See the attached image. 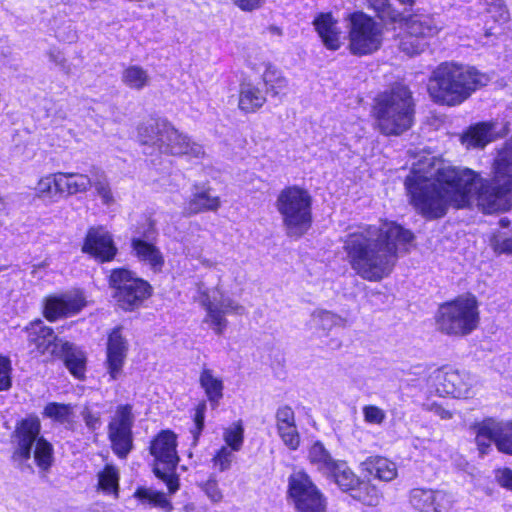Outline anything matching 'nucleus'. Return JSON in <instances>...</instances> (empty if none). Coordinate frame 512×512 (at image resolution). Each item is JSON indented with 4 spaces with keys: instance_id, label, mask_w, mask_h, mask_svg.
<instances>
[{
    "instance_id": "nucleus-1",
    "label": "nucleus",
    "mask_w": 512,
    "mask_h": 512,
    "mask_svg": "<svg viewBox=\"0 0 512 512\" xmlns=\"http://www.w3.org/2000/svg\"><path fill=\"white\" fill-rule=\"evenodd\" d=\"M404 184L410 203L428 219L441 218L450 206L464 208L472 201L485 213L508 211L512 208V137L498 152L490 182L468 168L424 161L412 168Z\"/></svg>"
},
{
    "instance_id": "nucleus-2",
    "label": "nucleus",
    "mask_w": 512,
    "mask_h": 512,
    "mask_svg": "<svg viewBox=\"0 0 512 512\" xmlns=\"http://www.w3.org/2000/svg\"><path fill=\"white\" fill-rule=\"evenodd\" d=\"M413 233L394 221L361 225L350 231L343 241L351 268L362 279L380 281L390 275L400 252H407Z\"/></svg>"
},
{
    "instance_id": "nucleus-3",
    "label": "nucleus",
    "mask_w": 512,
    "mask_h": 512,
    "mask_svg": "<svg viewBox=\"0 0 512 512\" xmlns=\"http://www.w3.org/2000/svg\"><path fill=\"white\" fill-rule=\"evenodd\" d=\"M487 82L488 77L473 67L445 62L433 71L428 91L436 102L454 106L468 99Z\"/></svg>"
},
{
    "instance_id": "nucleus-4",
    "label": "nucleus",
    "mask_w": 512,
    "mask_h": 512,
    "mask_svg": "<svg viewBox=\"0 0 512 512\" xmlns=\"http://www.w3.org/2000/svg\"><path fill=\"white\" fill-rule=\"evenodd\" d=\"M378 130L386 136H398L414 123V102L411 91L396 85L377 96L373 107Z\"/></svg>"
},
{
    "instance_id": "nucleus-5",
    "label": "nucleus",
    "mask_w": 512,
    "mask_h": 512,
    "mask_svg": "<svg viewBox=\"0 0 512 512\" xmlns=\"http://www.w3.org/2000/svg\"><path fill=\"white\" fill-rule=\"evenodd\" d=\"M311 205V195L299 186H289L279 192L275 207L288 237L299 239L308 232L312 224Z\"/></svg>"
},
{
    "instance_id": "nucleus-6",
    "label": "nucleus",
    "mask_w": 512,
    "mask_h": 512,
    "mask_svg": "<svg viewBox=\"0 0 512 512\" xmlns=\"http://www.w3.org/2000/svg\"><path fill=\"white\" fill-rule=\"evenodd\" d=\"M479 320L478 301L474 295L467 293L440 305L436 325L446 335L466 336L477 328Z\"/></svg>"
},
{
    "instance_id": "nucleus-7",
    "label": "nucleus",
    "mask_w": 512,
    "mask_h": 512,
    "mask_svg": "<svg viewBox=\"0 0 512 512\" xmlns=\"http://www.w3.org/2000/svg\"><path fill=\"white\" fill-rule=\"evenodd\" d=\"M41 422L36 416L21 420L14 431L15 450L13 458L17 461H27L33 455L37 466L48 470L53 463V446L43 436H40Z\"/></svg>"
},
{
    "instance_id": "nucleus-8",
    "label": "nucleus",
    "mask_w": 512,
    "mask_h": 512,
    "mask_svg": "<svg viewBox=\"0 0 512 512\" xmlns=\"http://www.w3.org/2000/svg\"><path fill=\"white\" fill-rule=\"evenodd\" d=\"M348 20V48L353 55H369L380 49L383 42V28L363 12H354Z\"/></svg>"
},
{
    "instance_id": "nucleus-9",
    "label": "nucleus",
    "mask_w": 512,
    "mask_h": 512,
    "mask_svg": "<svg viewBox=\"0 0 512 512\" xmlns=\"http://www.w3.org/2000/svg\"><path fill=\"white\" fill-rule=\"evenodd\" d=\"M176 435L171 431H161L151 442L150 453L154 457L153 472L163 480L170 493L179 488V479L175 474L179 462Z\"/></svg>"
},
{
    "instance_id": "nucleus-10",
    "label": "nucleus",
    "mask_w": 512,
    "mask_h": 512,
    "mask_svg": "<svg viewBox=\"0 0 512 512\" xmlns=\"http://www.w3.org/2000/svg\"><path fill=\"white\" fill-rule=\"evenodd\" d=\"M109 283L115 289L113 297L124 310L138 308L150 296L151 286L125 268L114 269Z\"/></svg>"
},
{
    "instance_id": "nucleus-11",
    "label": "nucleus",
    "mask_w": 512,
    "mask_h": 512,
    "mask_svg": "<svg viewBox=\"0 0 512 512\" xmlns=\"http://www.w3.org/2000/svg\"><path fill=\"white\" fill-rule=\"evenodd\" d=\"M288 495L296 512H326L325 496L303 471L289 476Z\"/></svg>"
},
{
    "instance_id": "nucleus-12",
    "label": "nucleus",
    "mask_w": 512,
    "mask_h": 512,
    "mask_svg": "<svg viewBox=\"0 0 512 512\" xmlns=\"http://www.w3.org/2000/svg\"><path fill=\"white\" fill-rule=\"evenodd\" d=\"M200 305L206 314L203 323H206L217 335H222L227 328L226 315L245 314V307L228 296H224L219 290L202 293Z\"/></svg>"
},
{
    "instance_id": "nucleus-13",
    "label": "nucleus",
    "mask_w": 512,
    "mask_h": 512,
    "mask_svg": "<svg viewBox=\"0 0 512 512\" xmlns=\"http://www.w3.org/2000/svg\"><path fill=\"white\" fill-rule=\"evenodd\" d=\"M475 442L481 455H485L495 443L497 449L512 455V422H498L486 419L472 427Z\"/></svg>"
},
{
    "instance_id": "nucleus-14",
    "label": "nucleus",
    "mask_w": 512,
    "mask_h": 512,
    "mask_svg": "<svg viewBox=\"0 0 512 512\" xmlns=\"http://www.w3.org/2000/svg\"><path fill=\"white\" fill-rule=\"evenodd\" d=\"M134 417L131 405L117 407L114 417L108 426V436L113 452L119 458H126L133 447L131 428Z\"/></svg>"
},
{
    "instance_id": "nucleus-15",
    "label": "nucleus",
    "mask_w": 512,
    "mask_h": 512,
    "mask_svg": "<svg viewBox=\"0 0 512 512\" xmlns=\"http://www.w3.org/2000/svg\"><path fill=\"white\" fill-rule=\"evenodd\" d=\"M409 503L418 512H450L455 499L444 490L417 487L409 491Z\"/></svg>"
},
{
    "instance_id": "nucleus-16",
    "label": "nucleus",
    "mask_w": 512,
    "mask_h": 512,
    "mask_svg": "<svg viewBox=\"0 0 512 512\" xmlns=\"http://www.w3.org/2000/svg\"><path fill=\"white\" fill-rule=\"evenodd\" d=\"M433 379L438 394L454 398L468 397L474 384V379L468 373L453 369L438 370Z\"/></svg>"
},
{
    "instance_id": "nucleus-17",
    "label": "nucleus",
    "mask_w": 512,
    "mask_h": 512,
    "mask_svg": "<svg viewBox=\"0 0 512 512\" xmlns=\"http://www.w3.org/2000/svg\"><path fill=\"white\" fill-rule=\"evenodd\" d=\"M164 136L165 141L161 144L160 153L174 156L186 155L191 159H202L206 155L201 144L192 141L170 124L169 127L164 128Z\"/></svg>"
},
{
    "instance_id": "nucleus-18",
    "label": "nucleus",
    "mask_w": 512,
    "mask_h": 512,
    "mask_svg": "<svg viewBox=\"0 0 512 512\" xmlns=\"http://www.w3.org/2000/svg\"><path fill=\"white\" fill-rule=\"evenodd\" d=\"M82 251L102 262H108L115 257L117 248L111 234L105 228L92 227L87 232Z\"/></svg>"
},
{
    "instance_id": "nucleus-19",
    "label": "nucleus",
    "mask_w": 512,
    "mask_h": 512,
    "mask_svg": "<svg viewBox=\"0 0 512 512\" xmlns=\"http://www.w3.org/2000/svg\"><path fill=\"white\" fill-rule=\"evenodd\" d=\"M28 341L30 346L40 354L50 356L58 355L64 340L59 339L51 328L42 325L41 321L31 323L27 328Z\"/></svg>"
},
{
    "instance_id": "nucleus-20",
    "label": "nucleus",
    "mask_w": 512,
    "mask_h": 512,
    "mask_svg": "<svg viewBox=\"0 0 512 512\" xmlns=\"http://www.w3.org/2000/svg\"><path fill=\"white\" fill-rule=\"evenodd\" d=\"M84 303V298L77 293L49 296L45 299L44 315L48 320L53 321L78 313Z\"/></svg>"
},
{
    "instance_id": "nucleus-21",
    "label": "nucleus",
    "mask_w": 512,
    "mask_h": 512,
    "mask_svg": "<svg viewBox=\"0 0 512 512\" xmlns=\"http://www.w3.org/2000/svg\"><path fill=\"white\" fill-rule=\"evenodd\" d=\"M275 419L278 435L284 445L290 450H297L300 446V434L296 426L293 409L288 405L278 407Z\"/></svg>"
},
{
    "instance_id": "nucleus-22",
    "label": "nucleus",
    "mask_w": 512,
    "mask_h": 512,
    "mask_svg": "<svg viewBox=\"0 0 512 512\" xmlns=\"http://www.w3.org/2000/svg\"><path fill=\"white\" fill-rule=\"evenodd\" d=\"M221 206V200L212 193V189L206 185L195 184L192 188L190 199L184 206L186 215H195L203 212H215Z\"/></svg>"
},
{
    "instance_id": "nucleus-23",
    "label": "nucleus",
    "mask_w": 512,
    "mask_h": 512,
    "mask_svg": "<svg viewBox=\"0 0 512 512\" xmlns=\"http://www.w3.org/2000/svg\"><path fill=\"white\" fill-rule=\"evenodd\" d=\"M128 343L122 336L120 328L114 329L108 337L107 364L112 379H117L121 373L127 356Z\"/></svg>"
},
{
    "instance_id": "nucleus-24",
    "label": "nucleus",
    "mask_w": 512,
    "mask_h": 512,
    "mask_svg": "<svg viewBox=\"0 0 512 512\" xmlns=\"http://www.w3.org/2000/svg\"><path fill=\"white\" fill-rule=\"evenodd\" d=\"M313 25L326 48L338 50L342 44V31L331 13H320Z\"/></svg>"
},
{
    "instance_id": "nucleus-25",
    "label": "nucleus",
    "mask_w": 512,
    "mask_h": 512,
    "mask_svg": "<svg viewBox=\"0 0 512 512\" xmlns=\"http://www.w3.org/2000/svg\"><path fill=\"white\" fill-rule=\"evenodd\" d=\"M405 29H410L412 35L422 38L424 41L436 36L443 29V22L432 15H413L402 20Z\"/></svg>"
},
{
    "instance_id": "nucleus-26",
    "label": "nucleus",
    "mask_w": 512,
    "mask_h": 512,
    "mask_svg": "<svg viewBox=\"0 0 512 512\" xmlns=\"http://www.w3.org/2000/svg\"><path fill=\"white\" fill-rule=\"evenodd\" d=\"M169 127L166 122H151L138 127V139L141 145L145 146L144 153H160L161 144L165 141L164 128Z\"/></svg>"
},
{
    "instance_id": "nucleus-27",
    "label": "nucleus",
    "mask_w": 512,
    "mask_h": 512,
    "mask_svg": "<svg viewBox=\"0 0 512 512\" xmlns=\"http://www.w3.org/2000/svg\"><path fill=\"white\" fill-rule=\"evenodd\" d=\"M495 125L481 122L471 126L462 136L461 143L467 148H484L494 140Z\"/></svg>"
},
{
    "instance_id": "nucleus-28",
    "label": "nucleus",
    "mask_w": 512,
    "mask_h": 512,
    "mask_svg": "<svg viewBox=\"0 0 512 512\" xmlns=\"http://www.w3.org/2000/svg\"><path fill=\"white\" fill-rule=\"evenodd\" d=\"M132 252L140 262L149 265L157 271L164 265V257L158 247L140 238H133L131 242Z\"/></svg>"
},
{
    "instance_id": "nucleus-29",
    "label": "nucleus",
    "mask_w": 512,
    "mask_h": 512,
    "mask_svg": "<svg viewBox=\"0 0 512 512\" xmlns=\"http://www.w3.org/2000/svg\"><path fill=\"white\" fill-rule=\"evenodd\" d=\"M57 356L63 358L65 366L74 377L78 379H82L84 377L86 358L80 349L65 341V343L60 347V351Z\"/></svg>"
},
{
    "instance_id": "nucleus-30",
    "label": "nucleus",
    "mask_w": 512,
    "mask_h": 512,
    "mask_svg": "<svg viewBox=\"0 0 512 512\" xmlns=\"http://www.w3.org/2000/svg\"><path fill=\"white\" fill-rule=\"evenodd\" d=\"M312 326L324 335H328L334 328H346L347 318L325 309H315L311 314Z\"/></svg>"
},
{
    "instance_id": "nucleus-31",
    "label": "nucleus",
    "mask_w": 512,
    "mask_h": 512,
    "mask_svg": "<svg viewBox=\"0 0 512 512\" xmlns=\"http://www.w3.org/2000/svg\"><path fill=\"white\" fill-rule=\"evenodd\" d=\"M362 465L370 475L381 481L390 482L398 475L396 464L385 457H369Z\"/></svg>"
},
{
    "instance_id": "nucleus-32",
    "label": "nucleus",
    "mask_w": 512,
    "mask_h": 512,
    "mask_svg": "<svg viewBox=\"0 0 512 512\" xmlns=\"http://www.w3.org/2000/svg\"><path fill=\"white\" fill-rule=\"evenodd\" d=\"M199 383L204 389L211 406L216 408L223 398L224 384L222 379L215 376L213 370L203 368L200 373Z\"/></svg>"
},
{
    "instance_id": "nucleus-33",
    "label": "nucleus",
    "mask_w": 512,
    "mask_h": 512,
    "mask_svg": "<svg viewBox=\"0 0 512 512\" xmlns=\"http://www.w3.org/2000/svg\"><path fill=\"white\" fill-rule=\"evenodd\" d=\"M35 191L36 196L43 200L57 201L63 195L61 172L42 177L38 181Z\"/></svg>"
},
{
    "instance_id": "nucleus-34",
    "label": "nucleus",
    "mask_w": 512,
    "mask_h": 512,
    "mask_svg": "<svg viewBox=\"0 0 512 512\" xmlns=\"http://www.w3.org/2000/svg\"><path fill=\"white\" fill-rule=\"evenodd\" d=\"M308 459L318 471L326 475L335 470L336 464L339 462L332 458L329 451L319 441L310 447Z\"/></svg>"
},
{
    "instance_id": "nucleus-35",
    "label": "nucleus",
    "mask_w": 512,
    "mask_h": 512,
    "mask_svg": "<svg viewBox=\"0 0 512 512\" xmlns=\"http://www.w3.org/2000/svg\"><path fill=\"white\" fill-rule=\"evenodd\" d=\"M266 98L263 92L252 85L244 83L241 85L239 94V108L245 112H254L265 103Z\"/></svg>"
},
{
    "instance_id": "nucleus-36",
    "label": "nucleus",
    "mask_w": 512,
    "mask_h": 512,
    "mask_svg": "<svg viewBox=\"0 0 512 512\" xmlns=\"http://www.w3.org/2000/svg\"><path fill=\"white\" fill-rule=\"evenodd\" d=\"M63 194L74 195L86 192L92 187L91 175L61 172Z\"/></svg>"
},
{
    "instance_id": "nucleus-37",
    "label": "nucleus",
    "mask_w": 512,
    "mask_h": 512,
    "mask_svg": "<svg viewBox=\"0 0 512 512\" xmlns=\"http://www.w3.org/2000/svg\"><path fill=\"white\" fill-rule=\"evenodd\" d=\"M90 173L92 187H94L95 193L101 199L102 203L106 206L113 205L115 198L105 172L94 167L91 169Z\"/></svg>"
},
{
    "instance_id": "nucleus-38",
    "label": "nucleus",
    "mask_w": 512,
    "mask_h": 512,
    "mask_svg": "<svg viewBox=\"0 0 512 512\" xmlns=\"http://www.w3.org/2000/svg\"><path fill=\"white\" fill-rule=\"evenodd\" d=\"M121 80L127 87L139 91L149 85L151 78L141 66L131 65L123 70Z\"/></svg>"
},
{
    "instance_id": "nucleus-39",
    "label": "nucleus",
    "mask_w": 512,
    "mask_h": 512,
    "mask_svg": "<svg viewBox=\"0 0 512 512\" xmlns=\"http://www.w3.org/2000/svg\"><path fill=\"white\" fill-rule=\"evenodd\" d=\"M327 475H331L342 490L352 493L361 482L346 463L341 461L336 464L335 470Z\"/></svg>"
},
{
    "instance_id": "nucleus-40",
    "label": "nucleus",
    "mask_w": 512,
    "mask_h": 512,
    "mask_svg": "<svg viewBox=\"0 0 512 512\" xmlns=\"http://www.w3.org/2000/svg\"><path fill=\"white\" fill-rule=\"evenodd\" d=\"M143 506L159 507L170 511L171 503L163 492H158L150 488L139 487L133 495Z\"/></svg>"
},
{
    "instance_id": "nucleus-41",
    "label": "nucleus",
    "mask_w": 512,
    "mask_h": 512,
    "mask_svg": "<svg viewBox=\"0 0 512 512\" xmlns=\"http://www.w3.org/2000/svg\"><path fill=\"white\" fill-rule=\"evenodd\" d=\"M427 44V41L412 35L410 29H406V32L399 40L398 48L405 55L413 57L422 53L426 49Z\"/></svg>"
},
{
    "instance_id": "nucleus-42",
    "label": "nucleus",
    "mask_w": 512,
    "mask_h": 512,
    "mask_svg": "<svg viewBox=\"0 0 512 512\" xmlns=\"http://www.w3.org/2000/svg\"><path fill=\"white\" fill-rule=\"evenodd\" d=\"M352 497L368 506H377L381 500V494L378 489L366 482H360L352 493Z\"/></svg>"
},
{
    "instance_id": "nucleus-43",
    "label": "nucleus",
    "mask_w": 512,
    "mask_h": 512,
    "mask_svg": "<svg viewBox=\"0 0 512 512\" xmlns=\"http://www.w3.org/2000/svg\"><path fill=\"white\" fill-rule=\"evenodd\" d=\"M223 439L226 447L235 452L240 451L244 442V428L241 421H237L224 429Z\"/></svg>"
},
{
    "instance_id": "nucleus-44",
    "label": "nucleus",
    "mask_w": 512,
    "mask_h": 512,
    "mask_svg": "<svg viewBox=\"0 0 512 512\" xmlns=\"http://www.w3.org/2000/svg\"><path fill=\"white\" fill-rule=\"evenodd\" d=\"M99 488L106 492H116L119 486V472L117 468L111 464H107L105 468L98 473Z\"/></svg>"
},
{
    "instance_id": "nucleus-45",
    "label": "nucleus",
    "mask_w": 512,
    "mask_h": 512,
    "mask_svg": "<svg viewBox=\"0 0 512 512\" xmlns=\"http://www.w3.org/2000/svg\"><path fill=\"white\" fill-rule=\"evenodd\" d=\"M44 415L60 423H69L73 416V406L56 402L49 403L44 408Z\"/></svg>"
},
{
    "instance_id": "nucleus-46",
    "label": "nucleus",
    "mask_w": 512,
    "mask_h": 512,
    "mask_svg": "<svg viewBox=\"0 0 512 512\" xmlns=\"http://www.w3.org/2000/svg\"><path fill=\"white\" fill-rule=\"evenodd\" d=\"M233 452L228 447L222 446L212 458L214 466L221 472L229 470L235 458Z\"/></svg>"
},
{
    "instance_id": "nucleus-47",
    "label": "nucleus",
    "mask_w": 512,
    "mask_h": 512,
    "mask_svg": "<svg viewBox=\"0 0 512 512\" xmlns=\"http://www.w3.org/2000/svg\"><path fill=\"white\" fill-rule=\"evenodd\" d=\"M263 81L267 89L272 91L274 95H277L287 86V80L277 75L276 71L270 69L263 74Z\"/></svg>"
},
{
    "instance_id": "nucleus-48",
    "label": "nucleus",
    "mask_w": 512,
    "mask_h": 512,
    "mask_svg": "<svg viewBox=\"0 0 512 512\" xmlns=\"http://www.w3.org/2000/svg\"><path fill=\"white\" fill-rule=\"evenodd\" d=\"M11 373V360L6 356L0 355V392L7 391L11 388Z\"/></svg>"
},
{
    "instance_id": "nucleus-49",
    "label": "nucleus",
    "mask_w": 512,
    "mask_h": 512,
    "mask_svg": "<svg viewBox=\"0 0 512 512\" xmlns=\"http://www.w3.org/2000/svg\"><path fill=\"white\" fill-rule=\"evenodd\" d=\"M206 410H207L206 401H201L200 403H198V405L195 408V415H194L195 429L192 430L193 437H194V443H196L198 441L199 436L204 428V419H205Z\"/></svg>"
},
{
    "instance_id": "nucleus-50",
    "label": "nucleus",
    "mask_w": 512,
    "mask_h": 512,
    "mask_svg": "<svg viewBox=\"0 0 512 512\" xmlns=\"http://www.w3.org/2000/svg\"><path fill=\"white\" fill-rule=\"evenodd\" d=\"M363 415L366 422L370 424H381L386 417L384 410L374 405H367L363 408Z\"/></svg>"
},
{
    "instance_id": "nucleus-51",
    "label": "nucleus",
    "mask_w": 512,
    "mask_h": 512,
    "mask_svg": "<svg viewBox=\"0 0 512 512\" xmlns=\"http://www.w3.org/2000/svg\"><path fill=\"white\" fill-rule=\"evenodd\" d=\"M81 416L85 422L86 427L90 431H95L101 426V415L99 412L91 410L89 407H84Z\"/></svg>"
},
{
    "instance_id": "nucleus-52",
    "label": "nucleus",
    "mask_w": 512,
    "mask_h": 512,
    "mask_svg": "<svg viewBox=\"0 0 512 512\" xmlns=\"http://www.w3.org/2000/svg\"><path fill=\"white\" fill-rule=\"evenodd\" d=\"M491 245L495 252L512 253V234L509 236L503 234L495 235L494 242Z\"/></svg>"
},
{
    "instance_id": "nucleus-53",
    "label": "nucleus",
    "mask_w": 512,
    "mask_h": 512,
    "mask_svg": "<svg viewBox=\"0 0 512 512\" xmlns=\"http://www.w3.org/2000/svg\"><path fill=\"white\" fill-rule=\"evenodd\" d=\"M426 409L442 420H449L454 415V410L444 406L442 402H431L426 404Z\"/></svg>"
},
{
    "instance_id": "nucleus-54",
    "label": "nucleus",
    "mask_w": 512,
    "mask_h": 512,
    "mask_svg": "<svg viewBox=\"0 0 512 512\" xmlns=\"http://www.w3.org/2000/svg\"><path fill=\"white\" fill-rule=\"evenodd\" d=\"M202 489L205 494L213 501L219 502L222 499V492L218 487V483L215 478L208 479L203 485Z\"/></svg>"
},
{
    "instance_id": "nucleus-55",
    "label": "nucleus",
    "mask_w": 512,
    "mask_h": 512,
    "mask_svg": "<svg viewBox=\"0 0 512 512\" xmlns=\"http://www.w3.org/2000/svg\"><path fill=\"white\" fill-rule=\"evenodd\" d=\"M487 4L490 6L488 11L489 13L496 12L498 14L497 21L505 22L509 18V13L506 7L503 5L501 0H486Z\"/></svg>"
},
{
    "instance_id": "nucleus-56",
    "label": "nucleus",
    "mask_w": 512,
    "mask_h": 512,
    "mask_svg": "<svg viewBox=\"0 0 512 512\" xmlns=\"http://www.w3.org/2000/svg\"><path fill=\"white\" fill-rule=\"evenodd\" d=\"M497 482L504 488L512 491V470L509 468L500 469L496 473Z\"/></svg>"
},
{
    "instance_id": "nucleus-57",
    "label": "nucleus",
    "mask_w": 512,
    "mask_h": 512,
    "mask_svg": "<svg viewBox=\"0 0 512 512\" xmlns=\"http://www.w3.org/2000/svg\"><path fill=\"white\" fill-rule=\"evenodd\" d=\"M236 6L244 11H252L261 6L264 0H232Z\"/></svg>"
},
{
    "instance_id": "nucleus-58",
    "label": "nucleus",
    "mask_w": 512,
    "mask_h": 512,
    "mask_svg": "<svg viewBox=\"0 0 512 512\" xmlns=\"http://www.w3.org/2000/svg\"><path fill=\"white\" fill-rule=\"evenodd\" d=\"M401 4L407 5V6H413L415 3V0H398Z\"/></svg>"
},
{
    "instance_id": "nucleus-59",
    "label": "nucleus",
    "mask_w": 512,
    "mask_h": 512,
    "mask_svg": "<svg viewBox=\"0 0 512 512\" xmlns=\"http://www.w3.org/2000/svg\"><path fill=\"white\" fill-rule=\"evenodd\" d=\"M500 225L502 227H506L509 225L510 221L507 219V218H502L500 221H499Z\"/></svg>"
}]
</instances>
